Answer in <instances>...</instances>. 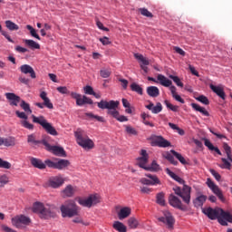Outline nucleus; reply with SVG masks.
<instances>
[{
	"label": "nucleus",
	"instance_id": "f257e3e1",
	"mask_svg": "<svg viewBox=\"0 0 232 232\" xmlns=\"http://www.w3.org/2000/svg\"><path fill=\"white\" fill-rule=\"evenodd\" d=\"M56 207L53 204L35 202L33 206V212L39 215L41 218L49 219L55 217Z\"/></svg>",
	"mask_w": 232,
	"mask_h": 232
},
{
	"label": "nucleus",
	"instance_id": "f03ea898",
	"mask_svg": "<svg viewBox=\"0 0 232 232\" xmlns=\"http://www.w3.org/2000/svg\"><path fill=\"white\" fill-rule=\"evenodd\" d=\"M60 210L63 218L78 217L80 213V207L72 199L66 200L61 205Z\"/></svg>",
	"mask_w": 232,
	"mask_h": 232
},
{
	"label": "nucleus",
	"instance_id": "7ed1b4c3",
	"mask_svg": "<svg viewBox=\"0 0 232 232\" xmlns=\"http://www.w3.org/2000/svg\"><path fill=\"white\" fill-rule=\"evenodd\" d=\"M98 108L102 110H108L107 113L112 116L114 119L119 117L120 112L117 111L118 106L120 105L119 101H104L97 102Z\"/></svg>",
	"mask_w": 232,
	"mask_h": 232
},
{
	"label": "nucleus",
	"instance_id": "20e7f679",
	"mask_svg": "<svg viewBox=\"0 0 232 232\" xmlns=\"http://www.w3.org/2000/svg\"><path fill=\"white\" fill-rule=\"evenodd\" d=\"M74 136L76 138L78 145L81 146L82 149L90 150L94 148V142L92 139L88 137V135L84 133L82 130L78 129L74 132Z\"/></svg>",
	"mask_w": 232,
	"mask_h": 232
},
{
	"label": "nucleus",
	"instance_id": "39448f33",
	"mask_svg": "<svg viewBox=\"0 0 232 232\" xmlns=\"http://www.w3.org/2000/svg\"><path fill=\"white\" fill-rule=\"evenodd\" d=\"M33 121L41 125L44 130L52 136H57L58 132L55 128L52 125V123L48 122L44 116L36 117L35 115H32Z\"/></svg>",
	"mask_w": 232,
	"mask_h": 232
},
{
	"label": "nucleus",
	"instance_id": "423d86ee",
	"mask_svg": "<svg viewBox=\"0 0 232 232\" xmlns=\"http://www.w3.org/2000/svg\"><path fill=\"white\" fill-rule=\"evenodd\" d=\"M77 202L84 208H91L101 203V197L99 194H91L87 198H78Z\"/></svg>",
	"mask_w": 232,
	"mask_h": 232
},
{
	"label": "nucleus",
	"instance_id": "0eeeda50",
	"mask_svg": "<svg viewBox=\"0 0 232 232\" xmlns=\"http://www.w3.org/2000/svg\"><path fill=\"white\" fill-rule=\"evenodd\" d=\"M50 136H45L43 139V145L45 146L46 150L48 151H52L53 154H54L55 156L58 157H66V151L64 150V149L63 147L60 146H52L49 144V140H50Z\"/></svg>",
	"mask_w": 232,
	"mask_h": 232
},
{
	"label": "nucleus",
	"instance_id": "6e6552de",
	"mask_svg": "<svg viewBox=\"0 0 232 232\" xmlns=\"http://www.w3.org/2000/svg\"><path fill=\"white\" fill-rule=\"evenodd\" d=\"M173 190L175 194L180 197L187 205H189L191 199V187L184 185L182 189L180 187H175Z\"/></svg>",
	"mask_w": 232,
	"mask_h": 232
},
{
	"label": "nucleus",
	"instance_id": "1a4fd4ad",
	"mask_svg": "<svg viewBox=\"0 0 232 232\" xmlns=\"http://www.w3.org/2000/svg\"><path fill=\"white\" fill-rule=\"evenodd\" d=\"M11 222L14 227L23 229L31 224V219L30 218H27V216H23V214H21L20 216L12 218Z\"/></svg>",
	"mask_w": 232,
	"mask_h": 232
},
{
	"label": "nucleus",
	"instance_id": "9d476101",
	"mask_svg": "<svg viewBox=\"0 0 232 232\" xmlns=\"http://www.w3.org/2000/svg\"><path fill=\"white\" fill-rule=\"evenodd\" d=\"M223 148L225 150V152L227 153V159L222 158L221 160L223 164H219V167L222 169H231V163H232V152H231V148L230 146L225 142L223 144Z\"/></svg>",
	"mask_w": 232,
	"mask_h": 232
},
{
	"label": "nucleus",
	"instance_id": "9b49d317",
	"mask_svg": "<svg viewBox=\"0 0 232 232\" xmlns=\"http://www.w3.org/2000/svg\"><path fill=\"white\" fill-rule=\"evenodd\" d=\"M221 210H223V208H213L211 207L202 208L203 214L208 216V218L211 220H218V218L221 217Z\"/></svg>",
	"mask_w": 232,
	"mask_h": 232
},
{
	"label": "nucleus",
	"instance_id": "f8f14e48",
	"mask_svg": "<svg viewBox=\"0 0 232 232\" xmlns=\"http://www.w3.org/2000/svg\"><path fill=\"white\" fill-rule=\"evenodd\" d=\"M145 176L148 178H141L140 179V183L146 186H156L160 185L161 182L160 179L157 177V175H152L150 173L145 174Z\"/></svg>",
	"mask_w": 232,
	"mask_h": 232
},
{
	"label": "nucleus",
	"instance_id": "ddd939ff",
	"mask_svg": "<svg viewBox=\"0 0 232 232\" xmlns=\"http://www.w3.org/2000/svg\"><path fill=\"white\" fill-rule=\"evenodd\" d=\"M40 98L43 100L44 102H35L36 107H38L41 110H43L44 107L49 110L53 109V104L51 102V100L47 97L46 92H41Z\"/></svg>",
	"mask_w": 232,
	"mask_h": 232
},
{
	"label": "nucleus",
	"instance_id": "4468645a",
	"mask_svg": "<svg viewBox=\"0 0 232 232\" xmlns=\"http://www.w3.org/2000/svg\"><path fill=\"white\" fill-rule=\"evenodd\" d=\"M169 202L170 206L179 210L185 211L186 207L182 204V201L174 194H170L169 197Z\"/></svg>",
	"mask_w": 232,
	"mask_h": 232
},
{
	"label": "nucleus",
	"instance_id": "2eb2a0df",
	"mask_svg": "<svg viewBox=\"0 0 232 232\" xmlns=\"http://www.w3.org/2000/svg\"><path fill=\"white\" fill-rule=\"evenodd\" d=\"M63 183H64V180L60 175L52 176L48 179V186L53 188H58L61 186H63Z\"/></svg>",
	"mask_w": 232,
	"mask_h": 232
},
{
	"label": "nucleus",
	"instance_id": "dca6fc26",
	"mask_svg": "<svg viewBox=\"0 0 232 232\" xmlns=\"http://www.w3.org/2000/svg\"><path fill=\"white\" fill-rule=\"evenodd\" d=\"M159 221L162 222L163 224L167 225L169 229H173L174 224H175V219L169 212H166L164 214L163 218H159Z\"/></svg>",
	"mask_w": 232,
	"mask_h": 232
},
{
	"label": "nucleus",
	"instance_id": "f3484780",
	"mask_svg": "<svg viewBox=\"0 0 232 232\" xmlns=\"http://www.w3.org/2000/svg\"><path fill=\"white\" fill-rule=\"evenodd\" d=\"M141 157H139L137 159V165L145 169H148V166L146 165L148 163V160H149V155L147 153V150H141V153H140Z\"/></svg>",
	"mask_w": 232,
	"mask_h": 232
},
{
	"label": "nucleus",
	"instance_id": "a211bd4d",
	"mask_svg": "<svg viewBox=\"0 0 232 232\" xmlns=\"http://www.w3.org/2000/svg\"><path fill=\"white\" fill-rule=\"evenodd\" d=\"M232 224V214H229V212H225L224 209L221 210V216L218 218V223L222 226H228V223Z\"/></svg>",
	"mask_w": 232,
	"mask_h": 232
},
{
	"label": "nucleus",
	"instance_id": "6ab92c4d",
	"mask_svg": "<svg viewBox=\"0 0 232 232\" xmlns=\"http://www.w3.org/2000/svg\"><path fill=\"white\" fill-rule=\"evenodd\" d=\"M153 142L156 146L160 148H169L171 146L170 141L168 140L164 139L162 136H157L154 140Z\"/></svg>",
	"mask_w": 232,
	"mask_h": 232
},
{
	"label": "nucleus",
	"instance_id": "aec40b11",
	"mask_svg": "<svg viewBox=\"0 0 232 232\" xmlns=\"http://www.w3.org/2000/svg\"><path fill=\"white\" fill-rule=\"evenodd\" d=\"M20 71L24 74H30V77L32 79H35L36 78L35 72L34 71L33 67L31 65H29V64H23V65H21Z\"/></svg>",
	"mask_w": 232,
	"mask_h": 232
},
{
	"label": "nucleus",
	"instance_id": "412c9836",
	"mask_svg": "<svg viewBox=\"0 0 232 232\" xmlns=\"http://www.w3.org/2000/svg\"><path fill=\"white\" fill-rule=\"evenodd\" d=\"M5 98L8 101H10L11 106H15V107L18 105L19 102L21 101V98L14 92H6Z\"/></svg>",
	"mask_w": 232,
	"mask_h": 232
},
{
	"label": "nucleus",
	"instance_id": "4be33fe9",
	"mask_svg": "<svg viewBox=\"0 0 232 232\" xmlns=\"http://www.w3.org/2000/svg\"><path fill=\"white\" fill-rule=\"evenodd\" d=\"M157 80H158V83H160L163 87L169 88L172 85L171 80L168 79L163 74H158Z\"/></svg>",
	"mask_w": 232,
	"mask_h": 232
},
{
	"label": "nucleus",
	"instance_id": "5701e85b",
	"mask_svg": "<svg viewBox=\"0 0 232 232\" xmlns=\"http://www.w3.org/2000/svg\"><path fill=\"white\" fill-rule=\"evenodd\" d=\"M208 197L204 194H199L193 200L194 206L197 208H202L205 202L207 201Z\"/></svg>",
	"mask_w": 232,
	"mask_h": 232
},
{
	"label": "nucleus",
	"instance_id": "b1692460",
	"mask_svg": "<svg viewBox=\"0 0 232 232\" xmlns=\"http://www.w3.org/2000/svg\"><path fill=\"white\" fill-rule=\"evenodd\" d=\"M71 165V162L69 160L66 159H57L56 160V169L58 170H63L67 169Z\"/></svg>",
	"mask_w": 232,
	"mask_h": 232
},
{
	"label": "nucleus",
	"instance_id": "393cba45",
	"mask_svg": "<svg viewBox=\"0 0 232 232\" xmlns=\"http://www.w3.org/2000/svg\"><path fill=\"white\" fill-rule=\"evenodd\" d=\"M209 87L213 91V92L216 93L219 98H221L222 100H226V93L223 87L216 86L214 84H210Z\"/></svg>",
	"mask_w": 232,
	"mask_h": 232
},
{
	"label": "nucleus",
	"instance_id": "a878e982",
	"mask_svg": "<svg viewBox=\"0 0 232 232\" xmlns=\"http://www.w3.org/2000/svg\"><path fill=\"white\" fill-rule=\"evenodd\" d=\"M146 108L149 111H151L153 114H159L162 111V104L160 102H157V105L154 106L153 102H150V104L146 105Z\"/></svg>",
	"mask_w": 232,
	"mask_h": 232
},
{
	"label": "nucleus",
	"instance_id": "bb28decb",
	"mask_svg": "<svg viewBox=\"0 0 232 232\" xmlns=\"http://www.w3.org/2000/svg\"><path fill=\"white\" fill-rule=\"evenodd\" d=\"M31 164L34 168L39 169H44L46 168L45 163L43 162L42 160L32 157L30 159Z\"/></svg>",
	"mask_w": 232,
	"mask_h": 232
},
{
	"label": "nucleus",
	"instance_id": "cd10ccee",
	"mask_svg": "<svg viewBox=\"0 0 232 232\" xmlns=\"http://www.w3.org/2000/svg\"><path fill=\"white\" fill-rule=\"evenodd\" d=\"M84 104L92 105V104H93V102L91 98L87 97L86 95H82L76 101V105L82 107Z\"/></svg>",
	"mask_w": 232,
	"mask_h": 232
},
{
	"label": "nucleus",
	"instance_id": "c85d7f7f",
	"mask_svg": "<svg viewBox=\"0 0 232 232\" xmlns=\"http://www.w3.org/2000/svg\"><path fill=\"white\" fill-rule=\"evenodd\" d=\"M131 213V209L129 207H123L118 212V218L120 220L127 218Z\"/></svg>",
	"mask_w": 232,
	"mask_h": 232
},
{
	"label": "nucleus",
	"instance_id": "c756f323",
	"mask_svg": "<svg viewBox=\"0 0 232 232\" xmlns=\"http://www.w3.org/2000/svg\"><path fill=\"white\" fill-rule=\"evenodd\" d=\"M75 188L72 185H67L64 189L62 190L63 198H72L74 195Z\"/></svg>",
	"mask_w": 232,
	"mask_h": 232
},
{
	"label": "nucleus",
	"instance_id": "7c9ffc66",
	"mask_svg": "<svg viewBox=\"0 0 232 232\" xmlns=\"http://www.w3.org/2000/svg\"><path fill=\"white\" fill-rule=\"evenodd\" d=\"M147 93L151 98H157L160 95V89L157 86H149Z\"/></svg>",
	"mask_w": 232,
	"mask_h": 232
},
{
	"label": "nucleus",
	"instance_id": "2f4dec72",
	"mask_svg": "<svg viewBox=\"0 0 232 232\" xmlns=\"http://www.w3.org/2000/svg\"><path fill=\"white\" fill-rule=\"evenodd\" d=\"M27 142L32 146H38L39 144H43V140H36V135L32 133L27 136Z\"/></svg>",
	"mask_w": 232,
	"mask_h": 232
},
{
	"label": "nucleus",
	"instance_id": "473e14b6",
	"mask_svg": "<svg viewBox=\"0 0 232 232\" xmlns=\"http://www.w3.org/2000/svg\"><path fill=\"white\" fill-rule=\"evenodd\" d=\"M23 42L24 44L33 50H40V44L34 40L31 39H24Z\"/></svg>",
	"mask_w": 232,
	"mask_h": 232
},
{
	"label": "nucleus",
	"instance_id": "72a5a7b5",
	"mask_svg": "<svg viewBox=\"0 0 232 232\" xmlns=\"http://www.w3.org/2000/svg\"><path fill=\"white\" fill-rule=\"evenodd\" d=\"M15 144H16V140H15L14 137H13V136H9V137H7V138H5V137H4L3 145H4L5 147H7V148H9V147H14Z\"/></svg>",
	"mask_w": 232,
	"mask_h": 232
},
{
	"label": "nucleus",
	"instance_id": "f704fd0d",
	"mask_svg": "<svg viewBox=\"0 0 232 232\" xmlns=\"http://www.w3.org/2000/svg\"><path fill=\"white\" fill-rule=\"evenodd\" d=\"M191 107L196 111L200 112L203 116L208 117L209 112L204 108L198 105V103L192 102Z\"/></svg>",
	"mask_w": 232,
	"mask_h": 232
},
{
	"label": "nucleus",
	"instance_id": "c9c22d12",
	"mask_svg": "<svg viewBox=\"0 0 232 232\" xmlns=\"http://www.w3.org/2000/svg\"><path fill=\"white\" fill-rule=\"evenodd\" d=\"M167 174L173 179L175 181L179 182V184H184V179L180 178L179 175H177L175 172L170 170L169 168L166 169Z\"/></svg>",
	"mask_w": 232,
	"mask_h": 232
},
{
	"label": "nucleus",
	"instance_id": "e433bc0d",
	"mask_svg": "<svg viewBox=\"0 0 232 232\" xmlns=\"http://www.w3.org/2000/svg\"><path fill=\"white\" fill-rule=\"evenodd\" d=\"M112 227L118 232H127V227L121 221H114Z\"/></svg>",
	"mask_w": 232,
	"mask_h": 232
},
{
	"label": "nucleus",
	"instance_id": "4c0bfd02",
	"mask_svg": "<svg viewBox=\"0 0 232 232\" xmlns=\"http://www.w3.org/2000/svg\"><path fill=\"white\" fill-rule=\"evenodd\" d=\"M205 146L209 149V150L216 151L218 155H222L220 150L218 147H215L208 139H204Z\"/></svg>",
	"mask_w": 232,
	"mask_h": 232
},
{
	"label": "nucleus",
	"instance_id": "58836bf2",
	"mask_svg": "<svg viewBox=\"0 0 232 232\" xmlns=\"http://www.w3.org/2000/svg\"><path fill=\"white\" fill-rule=\"evenodd\" d=\"M5 27L11 32L19 30V26L11 20L5 21Z\"/></svg>",
	"mask_w": 232,
	"mask_h": 232
},
{
	"label": "nucleus",
	"instance_id": "ea45409f",
	"mask_svg": "<svg viewBox=\"0 0 232 232\" xmlns=\"http://www.w3.org/2000/svg\"><path fill=\"white\" fill-rule=\"evenodd\" d=\"M157 198V204H159L161 207H164L166 205L165 201V193L164 192H159L156 196Z\"/></svg>",
	"mask_w": 232,
	"mask_h": 232
},
{
	"label": "nucleus",
	"instance_id": "a19ab883",
	"mask_svg": "<svg viewBox=\"0 0 232 232\" xmlns=\"http://www.w3.org/2000/svg\"><path fill=\"white\" fill-rule=\"evenodd\" d=\"M130 90L136 93H138L139 95H143V89L140 87V84L136 83V82H132L130 84Z\"/></svg>",
	"mask_w": 232,
	"mask_h": 232
},
{
	"label": "nucleus",
	"instance_id": "79ce46f5",
	"mask_svg": "<svg viewBox=\"0 0 232 232\" xmlns=\"http://www.w3.org/2000/svg\"><path fill=\"white\" fill-rule=\"evenodd\" d=\"M134 57L138 61L141 62L143 66L150 65V61L147 58H145L142 54H140V53H134Z\"/></svg>",
	"mask_w": 232,
	"mask_h": 232
},
{
	"label": "nucleus",
	"instance_id": "37998d69",
	"mask_svg": "<svg viewBox=\"0 0 232 232\" xmlns=\"http://www.w3.org/2000/svg\"><path fill=\"white\" fill-rule=\"evenodd\" d=\"M147 171L158 172L160 170V166L157 163L156 160H153L150 166L146 168Z\"/></svg>",
	"mask_w": 232,
	"mask_h": 232
},
{
	"label": "nucleus",
	"instance_id": "c03bdc74",
	"mask_svg": "<svg viewBox=\"0 0 232 232\" xmlns=\"http://www.w3.org/2000/svg\"><path fill=\"white\" fill-rule=\"evenodd\" d=\"M170 152L173 154L174 157H176L177 160H179L180 161L181 164L183 165H187L188 162L186 160V159L178 151L171 150Z\"/></svg>",
	"mask_w": 232,
	"mask_h": 232
},
{
	"label": "nucleus",
	"instance_id": "a18cd8bd",
	"mask_svg": "<svg viewBox=\"0 0 232 232\" xmlns=\"http://www.w3.org/2000/svg\"><path fill=\"white\" fill-rule=\"evenodd\" d=\"M163 157L174 166H177L179 164L178 160H176L174 156L169 152L163 153Z\"/></svg>",
	"mask_w": 232,
	"mask_h": 232
},
{
	"label": "nucleus",
	"instance_id": "49530a36",
	"mask_svg": "<svg viewBox=\"0 0 232 232\" xmlns=\"http://www.w3.org/2000/svg\"><path fill=\"white\" fill-rule=\"evenodd\" d=\"M26 29L30 31V34L32 37L35 38L38 41H41V37L36 34V30L32 25L27 24Z\"/></svg>",
	"mask_w": 232,
	"mask_h": 232
},
{
	"label": "nucleus",
	"instance_id": "de8ad7c7",
	"mask_svg": "<svg viewBox=\"0 0 232 232\" xmlns=\"http://www.w3.org/2000/svg\"><path fill=\"white\" fill-rule=\"evenodd\" d=\"M124 127H125V131L127 132V134H129L130 136H137L138 135V131L132 126L125 125Z\"/></svg>",
	"mask_w": 232,
	"mask_h": 232
},
{
	"label": "nucleus",
	"instance_id": "09e8293b",
	"mask_svg": "<svg viewBox=\"0 0 232 232\" xmlns=\"http://www.w3.org/2000/svg\"><path fill=\"white\" fill-rule=\"evenodd\" d=\"M20 107L24 111L25 113L31 114L32 110L30 108V104L25 102L24 100L21 101Z\"/></svg>",
	"mask_w": 232,
	"mask_h": 232
},
{
	"label": "nucleus",
	"instance_id": "8fccbe9b",
	"mask_svg": "<svg viewBox=\"0 0 232 232\" xmlns=\"http://www.w3.org/2000/svg\"><path fill=\"white\" fill-rule=\"evenodd\" d=\"M169 78L171 79L178 87L183 88L184 84L183 82L180 81V79L179 78V76L173 75V74H169Z\"/></svg>",
	"mask_w": 232,
	"mask_h": 232
},
{
	"label": "nucleus",
	"instance_id": "3c124183",
	"mask_svg": "<svg viewBox=\"0 0 232 232\" xmlns=\"http://www.w3.org/2000/svg\"><path fill=\"white\" fill-rule=\"evenodd\" d=\"M85 116L90 118V119H94V120H96L99 122H104V119H103L102 116L95 115V114H93L92 112H86Z\"/></svg>",
	"mask_w": 232,
	"mask_h": 232
},
{
	"label": "nucleus",
	"instance_id": "603ef678",
	"mask_svg": "<svg viewBox=\"0 0 232 232\" xmlns=\"http://www.w3.org/2000/svg\"><path fill=\"white\" fill-rule=\"evenodd\" d=\"M211 190L215 195H217L219 198L220 200H224L223 193L218 185H216Z\"/></svg>",
	"mask_w": 232,
	"mask_h": 232
},
{
	"label": "nucleus",
	"instance_id": "864d4df0",
	"mask_svg": "<svg viewBox=\"0 0 232 232\" xmlns=\"http://www.w3.org/2000/svg\"><path fill=\"white\" fill-rule=\"evenodd\" d=\"M128 225L130 228L135 229L139 226V221L135 218H130L128 220Z\"/></svg>",
	"mask_w": 232,
	"mask_h": 232
},
{
	"label": "nucleus",
	"instance_id": "5fc2aeb1",
	"mask_svg": "<svg viewBox=\"0 0 232 232\" xmlns=\"http://www.w3.org/2000/svg\"><path fill=\"white\" fill-rule=\"evenodd\" d=\"M139 12L141 14L142 16L147 18H153L152 13H150L147 8H140Z\"/></svg>",
	"mask_w": 232,
	"mask_h": 232
},
{
	"label": "nucleus",
	"instance_id": "6e6d98bb",
	"mask_svg": "<svg viewBox=\"0 0 232 232\" xmlns=\"http://www.w3.org/2000/svg\"><path fill=\"white\" fill-rule=\"evenodd\" d=\"M20 123L24 129H27L29 130H34V124L30 123L27 120H22Z\"/></svg>",
	"mask_w": 232,
	"mask_h": 232
},
{
	"label": "nucleus",
	"instance_id": "4d7b16f0",
	"mask_svg": "<svg viewBox=\"0 0 232 232\" xmlns=\"http://www.w3.org/2000/svg\"><path fill=\"white\" fill-rule=\"evenodd\" d=\"M165 104H166L168 109H169L170 111H172L174 112H177L179 111V106L178 105H173L168 100L165 101Z\"/></svg>",
	"mask_w": 232,
	"mask_h": 232
},
{
	"label": "nucleus",
	"instance_id": "13d9d810",
	"mask_svg": "<svg viewBox=\"0 0 232 232\" xmlns=\"http://www.w3.org/2000/svg\"><path fill=\"white\" fill-rule=\"evenodd\" d=\"M56 90L61 94H63V95L70 94V91L67 89L66 86H59L56 88Z\"/></svg>",
	"mask_w": 232,
	"mask_h": 232
},
{
	"label": "nucleus",
	"instance_id": "bf43d9fd",
	"mask_svg": "<svg viewBox=\"0 0 232 232\" xmlns=\"http://www.w3.org/2000/svg\"><path fill=\"white\" fill-rule=\"evenodd\" d=\"M0 168L9 169L11 168V163L7 160H3V159L0 158Z\"/></svg>",
	"mask_w": 232,
	"mask_h": 232
},
{
	"label": "nucleus",
	"instance_id": "052dcab7",
	"mask_svg": "<svg viewBox=\"0 0 232 232\" xmlns=\"http://www.w3.org/2000/svg\"><path fill=\"white\" fill-rule=\"evenodd\" d=\"M9 182V178L5 174L0 176V184L1 187H5V185L8 184Z\"/></svg>",
	"mask_w": 232,
	"mask_h": 232
},
{
	"label": "nucleus",
	"instance_id": "680f3d73",
	"mask_svg": "<svg viewBox=\"0 0 232 232\" xmlns=\"http://www.w3.org/2000/svg\"><path fill=\"white\" fill-rule=\"evenodd\" d=\"M101 77L103 79H107L111 76V72L108 69H102L100 72Z\"/></svg>",
	"mask_w": 232,
	"mask_h": 232
},
{
	"label": "nucleus",
	"instance_id": "e2e57ef3",
	"mask_svg": "<svg viewBox=\"0 0 232 232\" xmlns=\"http://www.w3.org/2000/svg\"><path fill=\"white\" fill-rule=\"evenodd\" d=\"M197 101H198L199 102L205 104V105H209V101L208 99L205 96V95H199L197 98Z\"/></svg>",
	"mask_w": 232,
	"mask_h": 232
},
{
	"label": "nucleus",
	"instance_id": "0e129e2a",
	"mask_svg": "<svg viewBox=\"0 0 232 232\" xmlns=\"http://www.w3.org/2000/svg\"><path fill=\"white\" fill-rule=\"evenodd\" d=\"M15 115L17 116V118L22 119L24 121L28 120V116L24 111H15Z\"/></svg>",
	"mask_w": 232,
	"mask_h": 232
},
{
	"label": "nucleus",
	"instance_id": "69168bd1",
	"mask_svg": "<svg viewBox=\"0 0 232 232\" xmlns=\"http://www.w3.org/2000/svg\"><path fill=\"white\" fill-rule=\"evenodd\" d=\"M44 165L47 166L48 168L56 169V161H53L51 160H46L44 161Z\"/></svg>",
	"mask_w": 232,
	"mask_h": 232
},
{
	"label": "nucleus",
	"instance_id": "338daca9",
	"mask_svg": "<svg viewBox=\"0 0 232 232\" xmlns=\"http://www.w3.org/2000/svg\"><path fill=\"white\" fill-rule=\"evenodd\" d=\"M210 173L217 179V181H221V175L218 171H216L214 169H210Z\"/></svg>",
	"mask_w": 232,
	"mask_h": 232
},
{
	"label": "nucleus",
	"instance_id": "774afa93",
	"mask_svg": "<svg viewBox=\"0 0 232 232\" xmlns=\"http://www.w3.org/2000/svg\"><path fill=\"white\" fill-rule=\"evenodd\" d=\"M1 229L4 232H16V230H13V228H10V227H7L6 225H1Z\"/></svg>",
	"mask_w": 232,
	"mask_h": 232
}]
</instances>
